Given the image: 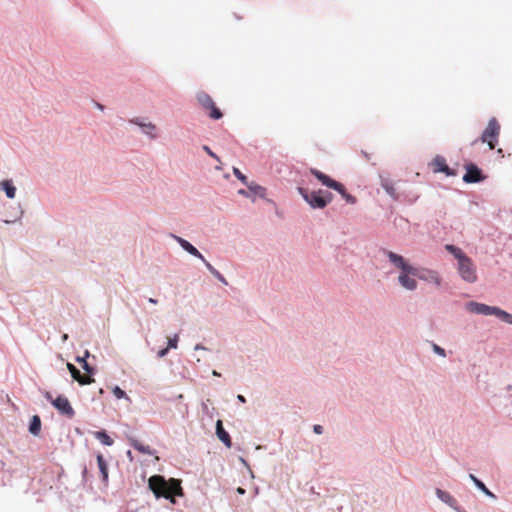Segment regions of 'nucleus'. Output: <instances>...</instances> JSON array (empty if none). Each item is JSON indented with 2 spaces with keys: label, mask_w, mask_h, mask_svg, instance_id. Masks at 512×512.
Returning a JSON list of instances; mask_svg holds the SVG:
<instances>
[{
  "label": "nucleus",
  "mask_w": 512,
  "mask_h": 512,
  "mask_svg": "<svg viewBox=\"0 0 512 512\" xmlns=\"http://www.w3.org/2000/svg\"><path fill=\"white\" fill-rule=\"evenodd\" d=\"M430 166L434 173L442 172L445 173L447 176L455 175V172L451 170L447 165L446 159L441 155H437L430 163Z\"/></svg>",
  "instance_id": "1a4fd4ad"
},
{
  "label": "nucleus",
  "mask_w": 512,
  "mask_h": 512,
  "mask_svg": "<svg viewBox=\"0 0 512 512\" xmlns=\"http://www.w3.org/2000/svg\"><path fill=\"white\" fill-rule=\"evenodd\" d=\"M174 239L180 244V246L185 250L187 251L189 254L199 258L200 260L203 261V263H205V261H207L204 256L191 244L189 243L187 240L179 237V236H173Z\"/></svg>",
  "instance_id": "ddd939ff"
},
{
  "label": "nucleus",
  "mask_w": 512,
  "mask_h": 512,
  "mask_svg": "<svg viewBox=\"0 0 512 512\" xmlns=\"http://www.w3.org/2000/svg\"><path fill=\"white\" fill-rule=\"evenodd\" d=\"M466 310L470 313L481 314V315H494L502 321L512 324V314L507 313L506 311L495 307L489 306L483 303H478L475 301L468 302L466 304Z\"/></svg>",
  "instance_id": "20e7f679"
},
{
  "label": "nucleus",
  "mask_w": 512,
  "mask_h": 512,
  "mask_svg": "<svg viewBox=\"0 0 512 512\" xmlns=\"http://www.w3.org/2000/svg\"><path fill=\"white\" fill-rule=\"evenodd\" d=\"M310 173L312 175H314L323 185L339 192L341 194V196L346 200L347 203H349V204L356 203V197L347 193L343 184L331 179L329 176H327L326 174L322 173L321 171H319L317 169H314V168L310 169Z\"/></svg>",
  "instance_id": "39448f33"
},
{
  "label": "nucleus",
  "mask_w": 512,
  "mask_h": 512,
  "mask_svg": "<svg viewBox=\"0 0 512 512\" xmlns=\"http://www.w3.org/2000/svg\"><path fill=\"white\" fill-rule=\"evenodd\" d=\"M128 440H129V443L131 444V446L138 452H140L142 454H147V455L154 454V451L150 448V446L144 445L138 439H136L134 437H129Z\"/></svg>",
  "instance_id": "4468645a"
},
{
  "label": "nucleus",
  "mask_w": 512,
  "mask_h": 512,
  "mask_svg": "<svg viewBox=\"0 0 512 512\" xmlns=\"http://www.w3.org/2000/svg\"><path fill=\"white\" fill-rule=\"evenodd\" d=\"M97 464H98L99 470L101 472L103 481L107 482V480H108V467H107V464H106V462L104 460V457L101 454H99L97 456Z\"/></svg>",
  "instance_id": "a211bd4d"
},
{
  "label": "nucleus",
  "mask_w": 512,
  "mask_h": 512,
  "mask_svg": "<svg viewBox=\"0 0 512 512\" xmlns=\"http://www.w3.org/2000/svg\"><path fill=\"white\" fill-rule=\"evenodd\" d=\"M148 485L156 498L170 499L173 496L183 495L180 480L174 478L167 481L161 475H154L149 478Z\"/></svg>",
  "instance_id": "f257e3e1"
},
{
  "label": "nucleus",
  "mask_w": 512,
  "mask_h": 512,
  "mask_svg": "<svg viewBox=\"0 0 512 512\" xmlns=\"http://www.w3.org/2000/svg\"><path fill=\"white\" fill-rule=\"evenodd\" d=\"M213 375H215V376H219L220 374L214 370V371H213Z\"/></svg>",
  "instance_id": "37998d69"
},
{
  "label": "nucleus",
  "mask_w": 512,
  "mask_h": 512,
  "mask_svg": "<svg viewBox=\"0 0 512 512\" xmlns=\"http://www.w3.org/2000/svg\"><path fill=\"white\" fill-rule=\"evenodd\" d=\"M199 349H205V347H204V346H202L201 344H197V345L195 346V350H199Z\"/></svg>",
  "instance_id": "ea45409f"
},
{
  "label": "nucleus",
  "mask_w": 512,
  "mask_h": 512,
  "mask_svg": "<svg viewBox=\"0 0 512 512\" xmlns=\"http://www.w3.org/2000/svg\"><path fill=\"white\" fill-rule=\"evenodd\" d=\"M40 430H41V420H40V417L37 416V415H34L32 417V420H31V423H30V426H29V431L33 435H38Z\"/></svg>",
  "instance_id": "6ab92c4d"
},
{
  "label": "nucleus",
  "mask_w": 512,
  "mask_h": 512,
  "mask_svg": "<svg viewBox=\"0 0 512 512\" xmlns=\"http://www.w3.org/2000/svg\"><path fill=\"white\" fill-rule=\"evenodd\" d=\"M238 193H239V194H241V195H243V196H245V197H248V196H249V195H248V192H247L246 190H243V189H240V190L238 191Z\"/></svg>",
  "instance_id": "c9c22d12"
},
{
  "label": "nucleus",
  "mask_w": 512,
  "mask_h": 512,
  "mask_svg": "<svg viewBox=\"0 0 512 512\" xmlns=\"http://www.w3.org/2000/svg\"><path fill=\"white\" fill-rule=\"evenodd\" d=\"M417 277L436 286H440L442 281L438 272L429 269H418Z\"/></svg>",
  "instance_id": "9b49d317"
},
{
  "label": "nucleus",
  "mask_w": 512,
  "mask_h": 512,
  "mask_svg": "<svg viewBox=\"0 0 512 512\" xmlns=\"http://www.w3.org/2000/svg\"><path fill=\"white\" fill-rule=\"evenodd\" d=\"M298 191L312 208L322 209L332 200V194L323 190L309 192L300 187Z\"/></svg>",
  "instance_id": "423d86ee"
},
{
  "label": "nucleus",
  "mask_w": 512,
  "mask_h": 512,
  "mask_svg": "<svg viewBox=\"0 0 512 512\" xmlns=\"http://www.w3.org/2000/svg\"><path fill=\"white\" fill-rule=\"evenodd\" d=\"M216 434H217V437L228 447L230 448L232 443H231V438L229 436V434L225 431V429L223 428V424H222V421L221 420H218L216 422Z\"/></svg>",
  "instance_id": "2eb2a0df"
},
{
  "label": "nucleus",
  "mask_w": 512,
  "mask_h": 512,
  "mask_svg": "<svg viewBox=\"0 0 512 512\" xmlns=\"http://www.w3.org/2000/svg\"><path fill=\"white\" fill-rule=\"evenodd\" d=\"M168 351H169V349L166 347V348L161 349L160 351H158L157 355H158L159 358H162V357H164L168 353Z\"/></svg>",
  "instance_id": "72a5a7b5"
},
{
  "label": "nucleus",
  "mask_w": 512,
  "mask_h": 512,
  "mask_svg": "<svg viewBox=\"0 0 512 512\" xmlns=\"http://www.w3.org/2000/svg\"><path fill=\"white\" fill-rule=\"evenodd\" d=\"M497 154L501 157V158H504V152H503V149L499 148L497 149Z\"/></svg>",
  "instance_id": "e433bc0d"
},
{
  "label": "nucleus",
  "mask_w": 512,
  "mask_h": 512,
  "mask_svg": "<svg viewBox=\"0 0 512 512\" xmlns=\"http://www.w3.org/2000/svg\"><path fill=\"white\" fill-rule=\"evenodd\" d=\"M52 405L62 414L68 416L69 418L74 416V410L69 402V400L64 396H58L56 399L51 400Z\"/></svg>",
  "instance_id": "9d476101"
},
{
  "label": "nucleus",
  "mask_w": 512,
  "mask_h": 512,
  "mask_svg": "<svg viewBox=\"0 0 512 512\" xmlns=\"http://www.w3.org/2000/svg\"><path fill=\"white\" fill-rule=\"evenodd\" d=\"M0 185L5 190L8 198L13 199L15 197L16 188L12 185L11 181H3Z\"/></svg>",
  "instance_id": "412c9836"
},
{
  "label": "nucleus",
  "mask_w": 512,
  "mask_h": 512,
  "mask_svg": "<svg viewBox=\"0 0 512 512\" xmlns=\"http://www.w3.org/2000/svg\"><path fill=\"white\" fill-rule=\"evenodd\" d=\"M382 187L384 188L386 193L389 194L391 197H393L394 199L397 198L396 190L390 181L382 180Z\"/></svg>",
  "instance_id": "393cba45"
},
{
  "label": "nucleus",
  "mask_w": 512,
  "mask_h": 512,
  "mask_svg": "<svg viewBox=\"0 0 512 512\" xmlns=\"http://www.w3.org/2000/svg\"><path fill=\"white\" fill-rule=\"evenodd\" d=\"M433 350L442 357L446 356L445 350L436 344H433Z\"/></svg>",
  "instance_id": "7c9ffc66"
},
{
  "label": "nucleus",
  "mask_w": 512,
  "mask_h": 512,
  "mask_svg": "<svg viewBox=\"0 0 512 512\" xmlns=\"http://www.w3.org/2000/svg\"><path fill=\"white\" fill-rule=\"evenodd\" d=\"M233 173L242 183L247 184V177L238 168H233Z\"/></svg>",
  "instance_id": "c85d7f7f"
},
{
  "label": "nucleus",
  "mask_w": 512,
  "mask_h": 512,
  "mask_svg": "<svg viewBox=\"0 0 512 512\" xmlns=\"http://www.w3.org/2000/svg\"><path fill=\"white\" fill-rule=\"evenodd\" d=\"M197 100L205 110H208L209 107H212V104L214 103L210 95L204 91L197 93Z\"/></svg>",
  "instance_id": "dca6fc26"
},
{
  "label": "nucleus",
  "mask_w": 512,
  "mask_h": 512,
  "mask_svg": "<svg viewBox=\"0 0 512 512\" xmlns=\"http://www.w3.org/2000/svg\"><path fill=\"white\" fill-rule=\"evenodd\" d=\"M445 249L457 259L460 277L468 283L476 282L477 273L473 261L460 248L452 244H447Z\"/></svg>",
  "instance_id": "7ed1b4c3"
},
{
  "label": "nucleus",
  "mask_w": 512,
  "mask_h": 512,
  "mask_svg": "<svg viewBox=\"0 0 512 512\" xmlns=\"http://www.w3.org/2000/svg\"><path fill=\"white\" fill-rule=\"evenodd\" d=\"M313 430L316 434H321L323 432V428L321 425H314Z\"/></svg>",
  "instance_id": "f704fd0d"
},
{
  "label": "nucleus",
  "mask_w": 512,
  "mask_h": 512,
  "mask_svg": "<svg viewBox=\"0 0 512 512\" xmlns=\"http://www.w3.org/2000/svg\"><path fill=\"white\" fill-rule=\"evenodd\" d=\"M246 185H247L248 189H249L250 191H252L253 193H255V194H257V195H259V196H261V197H263V196H264V194H265V189H264L263 187H261V186H259V185L255 184V183H251V184H248V183H247Z\"/></svg>",
  "instance_id": "a878e982"
},
{
  "label": "nucleus",
  "mask_w": 512,
  "mask_h": 512,
  "mask_svg": "<svg viewBox=\"0 0 512 512\" xmlns=\"http://www.w3.org/2000/svg\"><path fill=\"white\" fill-rule=\"evenodd\" d=\"M237 493L240 494V495H243V494H245V489L242 488V487H238L237 488Z\"/></svg>",
  "instance_id": "4c0bfd02"
},
{
  "label": "nucleus",
  "mask_w": 512,
  "mask_h": 512,
  "mask_svg": "<svg viewBox=\"0 0 512 512\" xmlns=\"http://www.w3.org/2000/svg\"><path fill=\"white\" fill-rule=\"evenodd\" d=\"M148 301H149L150 303H152V304H157V300H156V299H154V298H149V300H148Z\"/></svg>",
  "instance_id": "a19ab883"
},
{
  "label": "nucleus",
  "mask_w": 512,
  "mask_h": 512,
  "mask_svg": "<svg viewBox=\"0 0 512 512\" xmlns=\"http://www.w3.org/2000/svg\"><path fill=\"white\" fill-rule=\"evenodd\" d=\"M136 124H138L139 126L141 127H145V128H148L150 130H155V125L152 124V123H149V124H142V123H138V122H135Z\"/></svg>",
  "instance_id": "473e14b6"
},
{
  "label": "nucleus",
  "mask_w": 512,
  "mask_h": 512,
  "mask_svg": "<svg viewBox=\"0 0 512 512\" xmlns=\"http://www.w3.org/2000/svg\"><path fill=\"white\" fill-rule=\"evenodd\" d=\"M436 493H437V496L444 502L446 503H449L451 500H453V498L451 497V495H449L447 492L445 491H442L440 489H437L436 490Z\"/></svg>",
  "instance_id": "bb28decb"
},
{
  "label": "nucleus",
  "mask_w": 512,
  "mask_h": 512,
  "mask_svg": "<svg viewBox=\"0 0 512 512\" xmlns=\"http://www.w3.org/2000/svg\"><path fill=\"white\" fill-rule=\"evenodd\" d=\"M89 356V352L85 351L84 357H77L76 361L81 365V367L88 373L92 374L94 369L88 364L86 358Z\"/></svg>",
  "instance_id": "4be33fe9"
},
{
  "label": "nucleus",
  "mask_w": 512,
  "mask_h": 512,
  "mask_svg": "<svg viewBox=\"0 0 512 512\" xmlns=\"http://www.w3.org/2000/svg\"><path fill=\"white\" fill-rule=\"evenodd\" d=\"M112 392L117 399H121V398L125 397V392L118 386H115L113 388Z\"/></svg>",
  "instance_id": "c756f323"
},
{
  "label": "nucleus",
  "mask_w": 512,
  "mask_h": 512,
  "mask_svg": "<svg viewBox=\"0 0 512 512\" xmlns=\"http://www.w3.org/2000/svg\"><path fill=\"white\" fill-rule=\"evenodd\" d=\"M67 369L69 370L72 378L76 380L80 385H87L94 382V379L90 375H82L80 371L71 363H67Z\"/></svg>",
  "instance_id": "f8f14e48"
},
{
  "label": "nucleus",
  "mask_w": 512,
  "mask_h": 512,
  "mask_svg": "<svg viewBox=\"0 0 512 512\" xmlns=\"http://www.w3.org/2000/svg\"><path fill=\"white\" fill-rule=\"evenodd\" d=\"M208 112V115L211 119H214V120H218L220 118H222L223 114L222 112L220 111V109L215 105V103L212 104V107H209L208 110H206Z\"/></svg>",
  "instance_id": "b1692460"
},
{
  "label": "nucleus",
  "mask_w": 512,
  "mask_h": 512,
  "mask_svg": "<svg viewBox=\"0 0 512 512\" xmlns=\"http://www.w3.org/2000/svg\"><path fill=\"white\" fill-rule=\"evenodd\" d=\"M178 345V335H174V337L168 339L167 348L168 349H176Z\"/></svg>",
  "instance_id": "cd10ccee"
},
{
  "label": "nucleus",
  "mask_w": 512,
  "mask_h": 512,
  "mask_svg": "<svg viewBox=\"0 0 512 512\" xmlns=\"http://www.w3.org/2000/svg\"><path fill=\"white\" fill-rule=\"evenodd\" d=\"M94 437L106 446H111L114 443L113 439L106 433V431H96L94 432Z\"/></svg>",
  "instance_id": "f3484780"
},
{
  "label": "nucleus",
  "mask_w": 512,
  "mask_h": 512,
  "mask_svg": "<svg viewBox=\"0 0 512 512\" xmlns=\"http://www.w3.org/2000/svg\"><path fill=\"white\" fill-rule=\"evenodd\" d=\"M485 179L482 171L475 164L466 165V173L463 176V181L466 183H478Z\"/></svg>",
  "instance_id": "6e6552de"
},
{
  "label": "nucleus",
  "mask_w": 512,
  "mask_h": 512,
  "mask_svg": "<svg viewBox=\"0 0 512 512\" xmlns=\"http://www.w3.org/2000/svg\"><path fill=\"white\" fill-rule=\"evenodd\" d=\"M237 399H238L240 402H242V403H244V402L246 401V400H245V397H244V396H242V395H238Z\"/></svg>",
  "instance_id": "58836bf2"
},
{
  "label": "nucleus",
  "mask_w": 512,
  "mask_h": 512,
  "mask_svg": "<svg viewBox=\"0 0 512 512\" xmlns=\"http://www.w3.org/2000/svg\"><path fill=\"white\" fill-rule=\"evenodd\" d=\"M205 266L206 268L209 270V272L214 276L216 277L220 282H222L223 284L227 285L228 282L227 280L225 279V277L218 271L216 270L211 264L210 262L208 261H205Z\"/></svg>",
  "instance_id": "aec40b11"
},
{
  "label": "nucleus",
  "mask_w": 512,
  "mask_h": 512,
  "mask_svg": "<svg viewBox=\"0 0 512 512\" xmlns=\"http://www.w3.org/2000/svg\"><path fill=\"white\" fill-rule=\"evenodd\" d=\"M386 255L389 261L401 270V273L398 276L400 285L407 290H415L417 288V281L414 277H417L418 275V268L409 265L401 255L392 251H387Z\"/></svg>",
  "instance_id": "f03ea898"
},
{
  "label": "nucleus",
  "mask_w": 512,
  "mask_h": 512,
  "mask_svg": "<svg viewBox=\"0 0 512 512\" xmlns=\"http://www.w3.org/2000/svg\"><path fill=\"white\" fill-rule=\"evenodd\" d=\"M203 150L211 157L215 158L217 161H220L219 160V157L208 147V146H203Z\"/></svg>",
  "instance_id": "2f4dec72"
},
{
  "label": "nucleus",
  "mask_w": 512,
  "mask_h": 512,
  "mask_svg": "<svg viewBox=\"0 0 512 512\" xmlns=\"http://www.w3.org/2000/svg\"><path fill=\"white\" fill-rule=\"evenodd\" d=\"M127 456L132 460V454H131V451H128V452H127Z\"/></svg>",
  "instance_id": "79ce46f5"
},
{
  "label": "nucleus",
  "mask_w": 512,
  "mask_h": 512,
  "mask_svg": "<svg viewBox=\"0 0 512 512\" xmlns=\"http://www.w3.org/2000/svg\"><path fill=\"white\" fill-rule=\"evenodd\" d=\"M470 479L475 483V485L481 489L486 495L490 497H495V495L487 489V487L479 480L477 479L473 474L469 475Z\"/></svg>",
  "instance_id": "5701e85b"
},
{
  "label": "nucleus",
  "mask_w": 512,
  "mask_h": 512,
  "mask_svg": "<svg viewBox=\"0 0 512 512\" xmlns=\"http://www.w3.org/2000/svg\"><path fill=\"white\" fill-rule=\"evenodd\" d=\"M500 131L501 126L498 120L494 117L491 118L480 136L481 142L486 143L490 150L495 149L499 141Z\"/></svg>",
  "instance_id": "0eeeda50"
}]
</instances>
